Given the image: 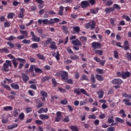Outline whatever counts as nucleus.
I'll list each match as a JSON object with an SVG mask.
<instances>
[{
  "label": "nucleus",
  "mask_w": 131,
  "mask_h": 131,
  "mask_svg": "<svg viewBox=\"0 0 131 131\" xmlns=\"http://www.w3.org/2000/svg\"><path fill=\"white\" fill-rule=\"evenodd\" d=\"M107 122L108 123H112V122H114V120L113 119H111L110 117H108Z\"/></svg>",
  "instance_id": "338daca9"
},
{
  "label": "nucleus",
  "mask_w": 131,
  "mask_h": 131,
  "mask_svg": "<svg viewBox=\"0 0 131 131\" xmlns=\"http://www.w3.org/2000/svg\"><path fill=\"white\" fill-rule=\"evenodd\" d=\"M18 126V124H14L13 125H10L7 126V128L8 129H13V128H15V127H17Z\"/></svg>",
  "instance_id": "5701e85b"
},
{
  "label": "nucleus",
  "mask_w": 131,
  "mask_h": 131,
  "mask_svg": "<svg viewBox=\"0 0 131 131\" xmlns=\"http://www.w3.org/2000/svg\"><path fill=\"white\" fill-rule=\"evenodd\" d=\"M11 86L14 90H19V85L18 84H15L14 83L11 84Z\"/></svg>",
  "instance_id": "412c9836"
},
{
  "label": "nucleus",
  "mask_w": 131,
  "mask_h": 131,
  "mask_svg": "<svg viewBox=\"0 0 131 131\" xmlns=\"http://www.w3.org/2000/svg\"><path fill=\"white\" fill-rule=\"evenodd\" d=\"M113 9H117V10H120L121 7L118 4H114L113 5Z\"/></svg>",
  "instance_id": "c03bdc74"
},
{
  "label": "nucleus",
  "mask_w": 131,
  "mask_h": 131,
  "mask_svg": "<svg viewBox=\"0 0 131 131\" xmlns=\"http://www.w3.org/2000/svg\"><path fill=\"white\" fill-rule=\"evenodd\" d=\"M96 78H97V80H99V81H103V76L102 75L96 74Z\"/></svg>",
  "instance_id": "aec40b11"
},
{
  "label": "nucleus",
  "mask_w": 131,
  "mask_h": 131,
  "mask_svg": "<svg viewBox=\"0 0 131 131\" xmlns=\"http://www.w3.org/2000/svg\"><path fill=\"white\" fill-rule=\"evenodd\" d=\"M62 30L64 33H66V34H67V33H69V31H68V29L67 28V27L65 26H62Z\"/></svg>",
  "instance_id": "cd10ccee"
},
{
  "label": "nucleus",
  "mask_w": 131,
  "mask_h": 131,
  "mask_svg": "<svg viewBox=\"0 0 131 131\" xmlns=\"http://www.w3.org/2000/svg\"><path fill=\"white\" fill-rule=\"evenodd\" d=\"M122 96H123V97H124V98H131V94H127L126 93H123Z\"/></svg>",
  "instance_id": "13d9d810"
},
{
  "label": "nucleus",
  "mask_w": 131,
  "mask_h": 131,
  "mask_svg": "<svg viewBox=\"0 0 131 131\" xmlns=\"http://www.w3.org/2000/svg\"><path fill=\"white\" fill-rule=\"evenodd\" d=\"M16 37L14 36H10L9 37L6 38L7 40H14L16 39Z\"/></svg>",
  "instance_id": "49530a36"
},
{
  "label": "nucleus",
  "mask_w": 131,
  "mask_h": 131,
  "mask_svg": "<svg viewBox=\"0 0 131 131\" xmlns=\"http://www.w3.org/2000/svg\"><path fill=\"white\" fill-rule=\"evenodd\" d=\"M119 114H122V117H123V118L126 117V114H125V112L124 111V110H121L119 112Z\"/></svg>",
  "instance_id": "c9c22d12"
},
{
  "label": "nucleus",
  "mask_w": 131,
  "mask_h": 131,
  "mask_svg": "<svg viewBox=\"0 0 131 131\" xmlns=\"http://www.w3.org/2000/svg\"><path fill=\"white\" fill-rule=\"evenodd\" d=\"M81 6L82 8V9H85L90 6V4H89V2L86 1H82L81 2Z\"/></svg>",
  "instance_id": "6e6552de"
},
{
  "label": "nucleus",
  "mask_w": 131,
  "mask_h": 131,
  "mask_svg": "<svg viewBox=\"0 0 131 131\" xmlns=\"http://www.w3.org/2000/svg\"><path fill=\"white\" fill-rule=\"evenodd\" d=\"M95 26H96V22L92 21L91 24H90V27H91V29H95Z\"/></svg>",
  "instance_id": "8fccbe9b"
},
{
  "label": "nucleus",
  "mask_w": 131,
  "mask_h": 131,
  "mask_svg": "<svg viewBox=\"0 0 131 131\" xmlns=\"http://www.w3.org/2000/svg\"><path fill=\"white\" fill-rule=\"evenodd\" d=\"M21 75H22L21 78L25 82H27L29 80V76H27L26 74L21 73Z\"/></svg>",
  "instance_id": "0eeeda50"
},
{
  "label": "nucleus",
  "mask_w": 131,
  "mask_h": 131,
  "mask_svg": "<svg viewBox=\"0 0 131 131\" xmlns=\"http://www.w3.org/2000/svg\"><path fill=\"white\" fill-rule=\"evenodd\" d=\"M38 23L39 24H45V25H52L53 23H54L53 21H52L51 18L50 19V20L48 19H39L38 20Z\"/></svg>",
  "instance_id": "f03ea898"
},
{
  "label": "nucleus",
  "mask_w": 131,
  "mask_h": 131,
  "mask_svg": "<svg viewBox=\"0 0 131 131\" xmlns=\"http://www.w3.org/2000/svg\"><path fill=\"white\" fill-rule=\"evenodd\" d=\"M44 105L45 104H43V103L40 102L38 104L36 107L37 108H38V109H39V108H41V107H43Z\"/></svg>",
  "instance_id": "de8ad7c7"
},
{
  "label": "nucleus",
  "mask_w": 131,
  "mask_h": 131,
  "mask_svg": "<svg viewBox=\"0 0 131 131\" xmlns=\"http://www.w3.org/2000/svg\"><path fill=\"white\" fill-rule=\"evenodd\" d=\"M122 82V80L120 79H114L112 81V83H113V84H117L118 85L121 84Z\"/></svg>",
  "instance_id": "7ed1b4c3"
},
{
  "label": "nucleus",
  "mask_w": 131,
  "mask_h": 131,
  "mask_svg": "<svg viewBox=\"0 0 131 131\" xmlns=\"http://www.w3.org/2000/svg\"><path fill=\"white\" fill-rule=\"evenodd\" d=\"M87 39H88L86 38V37L84 36H81L80 37V40H81L82 42H84V41H86Z\"/></svg>",
  "instance_id": "a18cd8bd"
},
{
  "label": "nucleus",
  "mask_w": 131,
  "mask_h": 131,
  "mask_svg": "<svg viewBox=\"0 0 131 131\" xmlns=\"http://www.w3.org/2000/svg\"><path fill=\"white\" fill-rule=\"evenodd\" d=\"M37 57H38L39 59H40V60H42V61H45L46 60V58H45V56H43V55L38 54H37Z\"/></svg>",
  "instance_id": "c85d7f7f"
},
{
  "label": "nucleus",
  "mask_w": 131,
  "mask_h": 131,
  "mask_svg": "<svg viewBox=\"0 0 131 131\" xmlns=\"http://www.w3.org/2000/svg\"><path fill=\"white\" fill-rule=\"evenodd\" d=\"M72 43L73 45V46H77V47L82 46V43H81V42L78 39L72 40Z\"/></svg>",
  "instance_id": "20e7f679"
},
{
  "label": "nucleus",
  "mask_w": 131,
  "mask_h": 131,
  "mask_svg": "<svg viewBox=\"0 0 131 131\" xmlns=\"http://www.w3.org/2000/svg\"><path fill=\"white\" fill-rule=\"evenodd\" d=\"M115 9L114 8L112 7H110L106 8L104 10V12H105L106 14H110L111 12H113V11H115Z\"/></svg>",
  "instance_id": "ddd939ff"
},
{
  "label": "nucleus",
  "mask_w": 131,
  "mask_h": 131,
  "mask_svg": "<svg viewBox=\"0 0 131 131\" xmlns=\"http://www.w3.org/2000/svg\"><path fill=\"white\" fill-rule=\"evenodd\" d=\"M3 123L6 124L8 123V117H4L2 119Z\"/></svg>",
  "instance_id": "6e6d98bb"
},
{
  "label": "nucleus",
  "mask_w": 131,
  "mask_h": 131,
  "mask_svg": "<svg viewBox=\"0 0 131 131\" xmlns=\"http://www.w3.org/2000/svg\"><path fill=\"white\" fill-rule=\"evenodd\" d=\"M52 22H53L52 24H54V23H59L60 22V19L57 18H55L54 19L51 18Z\"/></svg>",
  "instance_id": "473e14b6"
},
{
  "label": "nucleus",
  "mask_w": 131,
  "mask_h": 131,
  "mask_svg": "<svg viewBox=\"0 0 131 131\" xmlns=\"http://www.w3.org/2000/svg\"><path fill=\"white\" fill-rule=\"evenodd\" d=\"M39 117H40V119H42V120L49 119V118H50V116L47 114L46 115L40 114L39 115Z\"/></svg>",
  "instance_id": "9b49d317"
},
{
  "label": "nucleus",
  "mask_w": 131,
  "mask_h": 131,
  "mask_svg": "<svg viewBox=\"0 0 131 131\" xmlns=\"http://www.w3.org/2000/svg\"><path fill=\"white\" fill-rule=\"evenodd\" d=\"M51 78L49 76H45L41 79V80L43 82H45V81L50 80V79H51Z\"/></svg>",
  "instance_id": "2f4dec72"
},
{
  "label": "nucleus",
  "mask_w": 131,
  "mask_h": 131,
  "mask_svg": "<svg viewBox=\"0 0 131 131\" xmlns=\"http://www.w3.org/2000/svg\"><path fill=\"white\" fill-rule=\"evenodd\" d=\"M12 68V62L10 60H6V63H4L3 67L2 68L3 71L8 72L10 71L9 67Z\"/></svg>",
  "instance_id": "f257e3e1"
},
{
  "label": "nucleus",
  "mask_w": 131,
  "mask_h": 131,
  "mask_svg": "<svg viewBox=\"0 0 131 131\" xmlns=\"http://www.w3.org/2000/svg\"><path fill=\"white\" fill-rule=\"evenodd\" d=\"M97 94L98 95V98L99 99H102L103 98V96H104V91L101 89L97 92Z\"/></svg>",
  "instance_id": "f8f14e48"
},
{
  "label": "nucleus",
  "mask_w": 131,
  "mask_h": 131,
  "mask_svg": "<svg viewBox=\"0 0 131 131\" xmlns=\"http://www.w3.org/2000/svg\"><path fill=\"white\" fill-rule=\"evenodd\" d=\"M115 130V127H110L107 128V131H114Z\"/></svg>",
  "instance_id": "774afa93"
},
{
  "label": "nucleus",
  "mask_w": 131,
  "mask_h": 131,
  "mask_svg": "<svg viewBox=\"0 0 131 131\" xmlns=\"http://www.w3.org/2000/svg\"><path fill=\"white\" fill-rule=\"evenodd\" d=\"M60 104H62V105H67V104H68V101H67L66 99L61 100Z\"/></svg>",
  "instance_id": "09e8293b"
},
{
  "label": "nucleus",
  "mask_w": 131,
  "mask_h": 131,
  "mask_svg": "<svg viewBox=\"0 0 131 131\" xmlns=\"http://www.w3.org/2000/svg\"><path fill=\"white\" fill-rule=\"evenodd\" d=\"M73 31L74 32H76V33H79V31H80V28L79 27H74Z\"/></svg>",
  "instance_id": "bb28decb"
},
{
  "label": "nucleus",
  "mask_w": 131,
  "mask_h": 131,
  "mask_svg": "<svg viewBox=\"0 0 131 131\" xmlns=\"http://www.w3.org/2000/svg\"><path fill=\"white\" fill-rule=\"evenodd\" d=\"M74 93H75V94H77V95H80V89L79 88L74 89Z\"/></svg>",
  "instance_id": "58836bf2"
},
{
  "label": "nucleus",
  "mask_w": 131,
  "mask_h": 131,
  "mask_svg": "<svg viewBox=\"0 0 131 131\" xmlns=\"http://www.w3.org/2000/svg\"><path fill=\"white\" fill-rule=\"evenodd\" d=\"M91 81L93 83H95L96 82V79L95 78V76H94V75H91Z\"/></svg>",
  "instance_id": "3c124183"
},
{
  "label": "nucleus",
  "mask_w": 131,
  "mask_h": 131,
  "mask_svg": "<svg viewBox=\"0 0 131 131\" xmlns=\"http://www.w3.org/2000/svg\"><path fill=\"white\" fill-rule=\"evenodd\" d=\"M89 4H91V6H94L96 4V0H89Z\"/></svg>",
  "instance_id": "0e129e2a"
},
{
  "label": "nucleus",
  "mask_w": 131,
  "mask_h": 131,
  "mask_svg": "<svg viewBox=\"0 0 131 131\" xmlns=\"http://www.w3.org/2000/svg\"><path fill=\"white\" fill-rule=\"evenodd\" d=\"M97 72L98 73H99V74H104V70L103 69H97L96 70Z\"/></svg>",
  "instance_id": "864d4df0"
},
{
  "label": "nucleus",
  "mask_w": 131,
  "mask_h": 131,
  "mask_svg": "<svg viewBox=\"0 0 131 131\" xmlns=\"http://www.w3.org/2000/svg\"><path fill=\"white\" fill-rule=\"evenodd\" d=\"M53 39L51 38H48L47 40H46V42L45 41H42V43H43V45H50L51 43H53V41H52Z\"/></svg>",
  "instance_id": "2eb2a0df"
},
{
  "label": "nucleus",
  "mask_w": 131,
  "mask_h": 131,
  "mask_svg": "<svg viewBox=\"0 0 131 131\" xmlns=\"http://www.w3.org/2000/svg\"><path fill=\"white\" fill-rule=\"evenodd\" d=\"M4 109L5 111H8V110H13V107L12 106H6L4 107Z\"/></svg>",
  "instance_id": "680f3d73"
},
{
  "label": "nucleus",
  "mask_w": 131,
  "mask_h": 131,
  "mask_svg": "<svg viewBox=\"0 0 131 131\" xmlns=\"http://www.w3.org/2000/svg\"><path fill=\"white\" fill-rule=\"evenodd\" d=\"M61 117H62V115L61 114V112H57L56 113V117L55 118V121L59 122L61 120Z\"/></svg>",
  "instance_id": "1a4fd4ad"
},
{
  "label": "nucleus",
  "mask_w": 131,
  "mask_h": 131,
  "mask_svg": "<svg viewBox=\"0 0 131 131\" xmlns=\"http://www.w3.org/2000/svg\"><path fill=\"white\" fill-rule=\"evenodd\" d=\"M31 47L32 49H37L38 48V45H37V43H34L31 45Z\"/></svg>",
  "instance_id": "79ce46f5"
},
{
  "label": "nucleus",
  "mask_w": 131,
  "mask_h": 131,
  "mask_svg": "<svg viewBox=\"0 0 131 131\" xmlns=\"http://www.w3.org/2000/svg\"><path fill=\"white\" fill-rule=\"evenodd\" d=\"M11 61L13 64L14 68H17V66H18V62L17 61H18V59L17 58H14V59H12Z\"/></svg>",
  "instance_id": "6ab92c4d"
},
{
  "label": "nucleus",
  "mask_w": 131,
  "mask_h": 131,
  "mask_svg": "<svg viewBox=\"0 0 131 131\" xmlns=\"http://www.w3.org/2000/svg\"><path fill=\"white\" fill-rule=\"evenodd\" d=\"M17 61H19V62H20L19 63L20 64H25V62H26V60L24 59L23 58H17Z\"/></svg>",
  "instance_id": "b1692460"
},
{
  "label": "nucleus",
  "mask_w": 131,
  "mask_h": 131,
  "mask_svg": "<svg viewBox=\"0 0 131 131\" xmlns=\"http://www.w3.org/2000/svg\"><path fill=\"white\" fill-rule=\"evenodd\" d=\"M92 48H94L95 50H96V49H100V48H101V43L99 42H93L92 43Z\"/></svg>",
  "instance_id": "9d476101"
},
{
  "label": "nucleus",
  "mask_w": 131,
  "mask_h": 131,
  "mask_svg": "<svg viewBox=\"0 0 131 131\" xmlns=\"http://www.w3.org/2000/svg\"><path fill=\"white\" fill-rule=\"evenodd\" d=\"M71 60H79V56L77 55H74L70 57Z\"/></svg>",
  "instance_id": "37998d69"
},
{
  "label": "nucleus",
  "mask_w": 131,
  "mask_h": 131,
  "mask_svg": "<svg viewBox=\"0 0 131 131\" xmlns=\"http://www.w3.org/2000/svg\"><path fill=\"white\" fill-rule=\"evenodd\" d=\"M7 45H8L11 49H14V48H15V45L10 42H7Z\"/></svg>",
  "instance_id": "69168bd1"
},
{
  "label": "nucleus",
  "mask_w": 131,
  "mask_h": 131,
  "mask_svg": "<svg viewBox=\"0 0 131 131\" xmlns=\"http://www.w3.org/2000/svg\"><path fill=\"white\" fill-rule=\"evenodd\" d=\"M121 76L122 78L125 79V78L130 76V73L129 72H122Z\"/></svg>",
  "instance_id": "39448f33"
},
{
  "label": "nucleus",
  "mask_w": 131,
  "mask_h": 131,
  "mask_svg": "<svg viewBox=\"0 0 131 131\" xmlns=\"http://www.w3.org/2000/svg\"><path fill=\"white\" fill-rule=\"evenodd\" d=\"M23 43H25L26 45H29L30 43H31V41H30V40H27L26 39H24L22 41Z\"/></svg>",
  "instance_id": "e433bc0d"
},
{
  "label": "nucleus",
  "mask_w": 131,
  "mask_h": 131,
  "mask_svg": "<svg viewBox=\"0 0 131 131\" xmlns=\"http://www.w3.org/2000/svg\"><path fill=\"white\" fill-rule=\"evenodd\" d=\"M70 128L72 131H78V128L76 126H71Z\"/></svg>",
  "instance_id": "ea45409f"
},
{
  "label": "nucleus",
  "mask_w": 131,
  "mask_h": 131,
  "mask_svg": "<svg viewBox=\"0 0 131 131\" xmlns=\"http://www.w3.org/2000/svg\"><path fill=\"white\" fill-rule=\"evenodd\" d=\"M80 80H87V81H89V78H88V76H86V75H82L80 78Z\"/></svg>",
  "instance_id": "f704fd0d"
},
{
  "label": "nucleus",
  "mask_w": 131,
  "mask_h": 131,
  "mask_svg": "<svg viewBox=\"0 0 131 131\" xmlns=\"http://www.w3.org/2000/svg\"><path fill=\"white\" fill-rule=\"evenodd\" d=\"M20 32L23 34V36H24L25 38L28 36V33L26 31H23L21 30H20Z\"/></svg>",
  "instance_id": "393cba45"
},
{
  "label": "nucleus",
  "mask_w": 131,
  "mask_h": 131,
  "mask_svg": "<svg viewBox=\"0 0 131 131\" xmlns=\"http://www.w3.org/2000/svg\"><path fill=\"white\" fill-rule=\"evenodd\" d=\"M41 96L43 97L48 98V93L45 91H41L40 92Z\"/></svg>",
  "instance_id": "4c0bfd02"
},
{
  "label": "nucleus",
  "mask_w": 131,
  "mask_h": 131,
  "mask_svg": "<svg viewBox=\"0 0 131 131\" xmlns=\"http://www.w3.org/2000/svg\"><path fill=\"white\" fill-rule=\"evenodd\" d=\"M29 60L31 63H35V62L36 61V59L32 57H29Z\"/></svg>",
  "instance_id": "052dcab7"
},
{
  "label": "nucleus",
  "mask_w": 131,
  "mask_h": 131,
  "mask_svg": "<svg viewBox=\"0 0 131 131\" xmlns=\"http://www.w3.org/2000/svg\"><path fill=\"white\" fill-rule=\"evenodd\" d=\"M80 92L81 93L83 94V95H85V96L89 97V95H88V93H86V91H85V90L83 89H80Z\"/></svg>",
  "instance_id": "7c9ffc66"
},
{
  "label": "nucleus",
  "mask_w": 131,
  "mask_h": 131,
  "mask_svg": "<svg viewBox=\"0 0 131 131\" xmlns=\"http://www.w3.org/2000/svg\"><path fill=\"white\" fill-rule=\"evenodd\" d=\"M63 11H64V7L62 6H60L59 7V11L58 12L60 16H63Z\"/></svg>",
  "instance_id": "4be33fe9"
},
{
  "label": "nucleus",
  "mask_w": 131,
  "mask_h": 131,
  "mask_svg": "<svg viewBox=\"0 0 131 131\" xmlns=\"http://www.w3.org/2000/svg\"><path fill=\"white\" fill-rule=\"evenodd\" d=\"M26 111L27 113H30V112H32V108H31V107H27L26 108Z\"/></svg>",
  "instance_id": "bf43d9fd"
},
{
  "label": "nucleus",
  "mask_w": 131,
  "mask_h": 131,
  "mask_svg": "<svg viewBox=\"0 0 131 131\" xmlns=\"http://www.w3.org/2000/svg\"><path fill=\"white\" fill-rule=\"evenodd\" d=\"M61 78L63 80L68 79V73L66 71H61Z\"/></svg>",
  "instance_id": "423d86ee"
},
{
  "label": "nucleus",
  "mask_w": 131,
  "mask_h": 131,
  "mask_svg": "<svg viewBox=\"0 0 131 131\" xmlns=\"http://www.w3.org/2000/svg\"><path fill=\"white\" fill-rule=\"evenodd\" d=\"M53 57H55L56 60L59 61L60 60V54L59 53V51H57V53L54 52L52 53Z\"/></svg>",
  "instance_id": "4468645a"
},
{
  "label": "nucleus",
  "mask_w": 131,
  "mask_h": 131,
  "mask_svg": "<svg viewBox=\"0 0 131 131\" xmlns=\"http://www.w3.org/2000/svg\"><path fill=\"white\" fill-rule=\"evenodd\" d=\"M12 112L13 116H14V117H17V116H18V115H19V110L16 108H14V111Z\"/></svg>",
  "instance_id": "a211bd4d"
},
{
  "label": "nucleus",
  "mask_w": 131,
  "mask_h": 131,
  "mask_svg": "<svg viewBox=\"0 0 131 131\" xmlns=\"http://www.w3.org/2000/svg\"><path fill=\"white\" fill-rule=\"evenodd\" d=\"M50 48L51 49V50H57V49H58V47L56 46V42H55V41H52V43L50 45Z\"/></svg>",
  "instance_id": "f3484780"
},
{
  "label": "nucleus",
  "mask_w": 131,
  "mask_h": 131,
  "mask_svg": "<svg viewBox=\"0 0 131 131\" xmlns=\"http://www.w3.org/2000/svg\"><path fill=\"white\" fill-rule=\"evenodd\" d=\"M14 16H15V14L13 13H10L8 14L7 17L8 19H13Z\"/></svg>",
  "instance_id": "a19ab883"
},
{
  "label": "nucleus",
  "mask_w": 131,
  "mask_h": 131,
  "mask_svg": "<svg viewBox=\"0 0 131 131\" xmlns=\"http://www.w3.org/2000/svg\"><path fill=\"white\" fill-rule=\"evenodd\" d=\"M95 53L96 54L99 55V56H102V55H103V51L102 50H96Z\"/></svg>",
  "instance_id": "603ef678"
},
{
  "label": "nucleus",
  "mask_w": 131,
  "mask_h": 131,
  "mask_svg": "<svg viewBox=\"0 0 131 131\" xmlns=\"http://www.w3.org/2000/svg\"><path fill=\"white\" fill-rule=\"evenodd\" d=\"M35 123L36 124H39V125H41V124H43V122L40 120H37L35 121Z\"/></svg>",
  "instance_id": "5fc2aeb1"
},
{
  "label": "nucleus",
  "mask_w": 131,
  "mask_h": 131,
  "mask_svg": "<svg viewBox=\"0 0 131 131\" xmlns=\"http://www.w3.org/2000/svg\"><path fill=\"white\" fill-rule=\"evenodd\" d=\"M25 115L24 113H21L19 115V118L21 119V120H23L24 119Z\"/></svg>",
  "instance_id": "e2e57ef3"
},
{
  "label": "nucleus",
  "mask_w": 131,
  "mask_h": 131,
  "mask_svg": "<svg viewBox=\"0 0 131 131\" xmlns=\"http://www.w3.org/2000/svg\"><path fill=\"white\" fill-rule=\"evenodd\" d=\"M32 39L33 41H36L37 42H39V41L40 40V38L35 36L34 37H32Z\"/></svg>",
  "instance_id": "c756f323"
},
{
  "label": "nucleus",
  "mask_w": 131,
  "mask_h": 131,
  "mask_svg": "<svg viewBox=\"0 0 131 131\" xmlns=\"http://www.w3.org/2000/svg\"><path fill=\"white\" fill-rule=\"evenodd\" d=\"M34 70L36 73H42V70L38 68H35Z\"/></svg>",
  "instance_id": "72a5a7b5"
},
{
  "label": "nucleus",
  "mask_w": 131,
  "mask_h": 131,
  "mask_svg": "<svg viewBox=\"0 0 131 131\" xmlns=\"http://www.w3.org/2000/svg\"><path fill=\"white\" fill-rule=\"evenodd\" d=\"M62 121L63 122H69L70 121V120L69 119V117L68 116L65 117V118L62 120Z\"/></svg>",
  "instance_id": "4d7b16f0"
},
{
  "label": "nucleus",
  "mask_w": 131,
  "mask_h": 131,
  "mask_svg": "<svg viewBox=\"0 0 131 131\" xmlns=\"http://www.w3.org/2000/svg\"><path fill=\"white\" fill-rule=\"evenodd\" d=\"M122 101L127 106H131L130 100L129 99H124Z\"/></svg>",
  "instance_id": "dca6fc26"
},
{
  "label": "nucleus",
  "mask_w": 131,
  "mask_h": 131,
  "mask_svg": "<svg viewBox=\"0 0 131 131\" xmlns=\"http://www.w3.org/2000/svg\"><path fill=\"white\" fill-rule=\"evenodd\" d=\"M115 120L116 122H119V123H123L124 122V120L120 118L116 117L115 118Z\"/></svg>",
  "instance_id": "a878e982"
}]
</instances>
